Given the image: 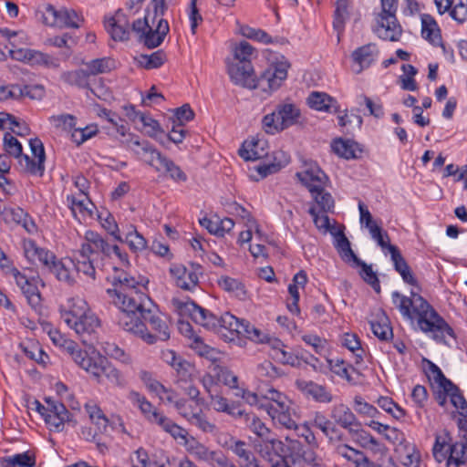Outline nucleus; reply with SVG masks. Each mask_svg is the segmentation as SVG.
Instances as JSON below:
<instances>
[{"mask_svg": "<svg viewBox=\"0 0 467 467\" xmlns=\"http://www.w3.org/2000/svg\"><path fill=\"white\" fill-rule=\"evenodd\" d=\"M169 31L170 26L168 21L163 18H159L156 27L152 28L150 26L147 31L138 38V41L142 43L147 48L153 49L162 44Z\"/></svg>", "mask_w": 467, "mask_h": 467, "instance_id": "4468645a", "label": "nucleus"}, {"mask_svg": "<svg viewBox=\"0 0 467 467\" xmlns=\"http://www.w3.org/2000/svg\"><path fill=\"white\" fill-rule=\"evenodd\" d=\"M24 352L29 358L36 360L38 364L46 366L49 357L43 351L37 344H32L30 347H25Z\"/></svg>", "mask_w": 467, "mask_h": 467, "instance_id": "338daca9", "label": "nucleus"}, {"mask_svg": "<svg viewBox=\"0 0 467 467\" xmlns=\"http://www.w3.org/2000/svg\"><path fill=\"white\" fill-rule=\"evenodd\" d=\"M242 34L247 38L257 40L264 44L273 43L272 37L265 31L261 29H254L246 26L242 28Z\"/></svg>", "mask_w": 467, "mask_h": 467, "instance_id": "69168bd1", "label": "nucleus"}, {"mask_svg": "<svg viewBox=\"0 0 467 467\" xmlns=\"http://www.w3.org/2000/svg\"><path fill=\"white\" fill-rule=\"evenodd\" d=\"M428 370L432 375L435 382L443 389L444 388L455 389V384L449 379H447L442 373L441 369L433 362L428 360Z\"/></svg>", "mask_w": 467, "mask_h": 467, "instance_id": "6e6d98bb", "label": "nucleus"}, {"mask_svg": "<svg viewBox=\"0 0 467 467\" xmlns=\"http://www.w3.org/2000/svg\"><path fill=\"white\" fill-rule=\"evenodd\" d=\"M288 62H279L265 69L260 77L254 75L251 62L234 61L228 64L227 72L231 80L238 86L249 89L262 88L275 90L287 78Z\"/></svg>", "mask_w": 467, "mask_h": 467, "instance_id": "7ed1b4c3", "label": "nucleus"}, {"mask_svg": "<svg viewBox=\"0 0 467 467\" xmlns=\"http://www.w3.org/2000/svg\"><path fill=\"white\" fill-rule=\"evenodd\" d=\"M130 249L135 253L143 251L147 247L146 239L137 231L134 225H130L124 240Z\"/></svg>", "mask_w": 467, "mask_h": 467, "instance_id": "79ce46f5", "label": "nucleus"}, {"mask_svg": "<svg viewBox=\"0 0 467 467\" xmlns=\"http://www.w3.org/2000/svg\"><path fill=\"white\" fill-rule=\"evenodd\" d=\"M105 28L114 41H128L130 36V26H122L109 20L104 21Z\"/></svg>", "mask_w": 467, "mask_h": 467, "instance_id": "a19ab883", "label": "nucleus"}, {"mask_svg": "<svg viewBox=\"0 0 467 467\" xmlns=\"http://www.w3.org/2000/svg\"><path fill=\"white\" fill-rule=\"evenodd\" d=\"M267 141L253 138L251 141H244L239 150V155L244 161H256L268 155Z\"/></svg>", "mask_w": 467, "mask_h": 467, "instance_id": "6ab92c4d", "label": "nucleus"}, {"mask_svg": "<svg viewBox=\"0 0 467 467\" xmlns=\"http://www.w3.org/2000/svg\"><path fill=\"white\" fill-rule=\"evenodd\" d=\"M343 346L355 353L356 364L362 362L364 350L361 348L360 341L356 334L346 333L344 335Z\"/></svg>", "mask_w": 467, "mask_h": 467, "instance_id": "8fccbe9b", "label": "nucleus"}, {"mask_svg": "<svg viewBox=\"0 0 467 467\" xmlns=\"http://www.w3.org/2000/svg\"><path fill=\"white\" fill-rule=\"evenodd\" d=\"M330 418L340 427L346 429L350 434H358L361 431V423L355 414L345 404L339 403L332 407Z\"/></svg>", "mask_w": 467, "mask_h": 467, "instance_id": "9b49d317", "label": "nucleus"}, {"mask_svg": "<svg viewBox=\"0 0 467 467\" xmlns=\"http://www.w3.org/2000/svg\"><path fill=\"white\" fill-rule=\"evenodd\" d=\"M296 388L306 397H311L319 403H329L333 400L332 394L323 385L312 380L298 379L296 380Z\"/></svg>", "mask_w": 467, "mask_h": 467, "instance_id": "dca6fc26", "label": "nucleus"}, {"mask_svg": "<svg viewBox=\"0 0 467 467\" xmlns=\"http://www.w3.org/2000/svg\"><path fill=\"white\" fill-rule=\"evenodd\" d=\"M10 273L15 278L16 285L20 287L23 294L26 296L28 304L34 309H36L40 306L41 302L40 292L37 286L17 268H11Z\"/></svg>", "mask_w": 467, "mask_h": 467, "instance_id": "ddd939ff", "label": "nucleus"}, {"mask_svg": "<svg viewBox=\"0 0 467 467\" xmlns=\"http://www.w3.org/2000/svg\"><path fill=\"white\" fill-rule=\"evenodd\" d=\"M29 146L32 155L36 158V161L31 159L28 155L24 154L22 161H19L21 171L32 174L42 176L45 171L46 153L43 142L38 138H34L29 140Z\"/></svg>", "mask_w": 467, "mask_h": 467, "instance_id": "1a4fd4ad", "label": "nucleus"}, {"mask_svg": "<svg viewBox=\"0 0 467 467\" xmlns=\"http://www.w3.org/2000/svg\"><path fill=\"white\" fill-rule=\"evenodd\" d=\"M49 337L55 345L63 348L70 355L74 362L79 365L88 350L80 349L76 342L65 338L59 331H50Z\"/></svg>", "mask_w": 467, "mask_h": 467, "instance_id": "aec40b11", "label": "nucleus"}, {"mask_svg": "<svg viewBox=\"0 0 467 467\" xmlns=\"http://www.w3.org/2000/svg\"><path fill=\"white\" fill-rule=\"evenodd\" d=\"M447 467H460L467 462V441L461 440L450 444L448 448Z\"/></svg>", "mask_w": 467, "mask_h": 467, "instance_id": "b1692460", "label": "nucleus"}, {"mask_svg": "<svg viewBox=\"0 0 467 467\" xmlns=\"http://www.w3.org/2000/svg\"><path fill=\"white\" fill-rule=\"evenodd\" d=\"M88 311L89 309L87 302L78 297L70 298L67 304L60 306L61 318L67 326L76 325V321Z\"/></svg>", "mask_w": 467, "mask_h": 467, "instance_id": "2eb2a0df", "label": "nucleus"}, {"mask_svg": "<svg viewBox=\"0 0 467 467\" xmlns=\"http://www.w3.org/2000/svg\"><path fill=\"white\" fill-rule=\"evenodd\" d=\"M187 420L203 432L213 433L216 431V426L208 420L201 410L198 412L192 411L191 415H188Z\"/></svg>", "mask_w": 467, "mask_h": 467, "instance_id": "c03bdc74", "label": "nucleus"}, {"mask_svg": "<svg viewBox=\"0 0 467 467\" xmlns=\"http://www.w3.org/2000/svg\"><path fill=\"white\" fill-rule=\"evenodd\" d=\"M337 453L352 462L354 466L357 465L365 455L361 451L351 448L346 444L338 445L337 447Z\"/></svg>", "mask_w": 467, "mask_h": 467, "instance_id": "bf43d9fd", "label": "nucleus"}, {"mask_svg": "<svg viewBox=\"0 0 467 467\" xmlns=\"http://www.w3.org/2000/svg\"><path fill=\"white\" fill-rule=\"evenodd\" d=\"M374 32L378 36L383 40L399 41L402 34V29L398 22L396 13H393V17L389 14H384L381 11L377 17V26Z\"/></svg>", "mask_w": 467, "mask_h": 467, "instance_id": "9d476101", "label": "nucleus"}, {"mask_svg": "<svg viewBox=\"0 0 467 467\" xmlns=\"http://www.w3.org/2000/svg\"><path fill=\"white\" fill-rule=\"evenodd\" d=\"M3 140L4 148L7 154L17 159L18 162L22 161V156H24L23 148L18 140L12 136L9 132H6L4 135Z\"/></svg>", "mask_w": 467, "mask_h": 467, "instance_id": "49530a36", "label": "nucleus"}, {"mask_svg": "<svg viewBox=\"0 0 467 467\" xmlns=\"http://www.w3.org/2000/svg\"><path fill=\"white\" fill-rule=\"evenodd\" d=\"M217 283L222 289L233 294L234 296L241 299L245 297L246 291L244 285L239 280L223 275L218 279Z\"/></svg>", "mask_w": 467, "mask_h": 467, "instance_id": "72a5a7b5", "label": "nucleus"}, {"mask_svg": "<svg viewBox=\"0 0 467 467\" xmlns=\"http://www.w3.org/2000/svg\"><path fill=\"white\" fill-rule=\"evenodd\" d=\"M161 171L167 174L171 180L177 182H184L187 181L186 173L171 159L164 156L160 163Z\"/></svg>", "mask_w": 467, "mask_h": 467, "instance_id": "c9c22d12", "label": "nucleus"}, {"mask_svg": "<svg viewBox=\"0 0 467 467\" xmlns=\"http://www.w3.org/2000/svg\"><path fill=\"white\" fill-rule=\"evenodd\" d=\"M48 271L54 274L57 280L65 282L68 285L74 284V278L71 276L68 267L60 260L57 259Z\"/></svg>", "mask_w": 467, "mask_h": 467, "instance_id": "5fc2aeb1", "label": "nucleus"}, {"mask_svg": "<svg viewBox=\"0 0 467 467\" xmlns=\"http://www.w3.org/2000/svg\"><path fill=\"white\" fill-rule=\"evenodd\" d=\"M213 371L219 382H222L230 388H236L238 377L235 376L228 368L217 365L213 368Z\"/></svg>", "mask_w": 467, "mask_h": 467, "instance_id": "864d4df0", "label": "nucleus"}, {"mask_svg": "<svg viewBox=\"0 0 467 467\" xmlns=\"http://www.w3.org/2000/svg\"><path fill=\"white\" fill-rule=\"evenodd\" d=\"M175 375V383L179 386L182 384H189L192 382L195 373V368L192 364L188 362L185 359H180L179 363L176 365L174 368Z\"/></svg>", "mask_w": 467, "mask_h": 467, "instance_id": "c756f323", "label": "nucleus"}, {"mask_svg": "<svg viewBox=\"0 0 467 467\" xmlns=\"http://www.w3.org/2000/svg\"><path fill=\"white\" fill-rule=\"evenodd\" d=\"M130 400L136 403L142 414L146 419L154 424L159 423V417H164L163 414L160 413L156 409L153 408L152 404L146 400L145 397L141 396L139 392L130 391L129 394Z\"/></svg>", "mask_w": 467, "mask_h": 467, "instance_id": "a878e982", "label": "nucleus"}, {"mask_svg": "<svg viewBox=\"0 0 467 467\" xmlns=\"http://www.w3.org/2000/svg\"><path fill=\"white\" fill-rule=\"evenodd\" d=\"M331 147L336 154L347 160L357 159L362 152L358 144L350 140L337 139L333 141Z\"/></svg>", "mask_w": 467, "mask_h": 467, "instance_id": "393cba45", "label": "nucleus"}, {"mask_svg": "<svg viewBox=\"0 0 467 467\" xmlns=\"http://www.w3.org/2000/svg\"><path fill=\"white\" fill-rule=\"evenodd\" d=\"M450 16L459 24L467 20V0H451Z\"/></svg>", "mask_w": 467, "mask_h": 467, "instance_id": "4d7b16f0", "label": "nucleus"}, {"mask_svg": "<svg viewBox=\"0 0 467 467\" xmlns=\"http://www.w3.org/2000/svg\"><path fill=\"white\" fill-rule=\"evenodd\" d=\"M350 0H336L333 26L337 30H342L345 22L349 17Z\"/></svg>", "mask_w": 467, "mask_h": 467, "instance_id": "4c0bfd02", "label": "nucleus"}, {"mask_svg": "<svg viewBox=\"0 0 467 467\" xmlns=\"http://www.w3.org/2000/svg\"><path fill=\"white\" fill-rule=\"evenodd\" d=\"M379 54L377 46L373 43L358 47L352 52V59L360 66L358 72L368 67L376 59Z\"/></svg>", "mask_w": 467, "mask_h": 467, "instance_id": "4be33fe9", "label": "nucleus"}, {"mask_svg": "<svg viewBox=\"0 0 467 467\" xmlns=\"http://www.w3.org/2000/svg\"><path fill=\"white\" fill-rule=\"evenodd\" d=\"M336 238L335 247L337 250L341 258L346 261H355L358 256L355 254L353 250L350 247V242L345 235L342 230L337 231V233H332Z\"/></svg>", "mask_w": 467, "mask_h": 467, "instance_id": "c85d7f7f", "label": "nucleus"}, {"mask_svg": "<svg viewBox=\"0 0 467 467\" xmlns=\"http://www.w3.org/2000/svg\"><path fill=\"white\" fill-rule=\"evenodd\" d=\"M260 455L266 459L271 464L270 467H290L285 460V442L275 439L273 434L264 441L255 443Z\"/></svg>", "mask_w": 467, "mask_h": 467, "instance_id": "6e6552de", "label": "nucleus"}, {"mask_svg": "<svg viewBox=\"0 0 467 467\" xmlns=\"http://www.w3.org/2000/svg\"><path fill=\"white\" fill-rule=\"evenodd\" d=\"M44 420L49 426L50 431H62L66 422L72 423V426L76 425V421L72 420L71 413L68 410L66 415L63 412H48Z\"/></svg>", "mask_w": 467, "mask_h": 467, "instance_id": "f704fd0d", "label": "nucleus"}, {"mask_svg": "<svg viewBox=\"0 0 467 467\" xmlns=\"http://www.w3.org/2000/svg\"><path fill=\"white\" fill-rule=\"evenodd\" d=\"M100 326L99 317L90 310L76 321V325L68 326L81 337L84 344H87L90 337Z\"/></svg>", "mask_w": 467, "mask_h": 467, "instance_id": "f3484780", "label": "nucleus"}, {"mask_svg": "<svg viewBox=\"0 0 467 467\" xmlns=\"http://www.w3.org/2000/svg\"><path fill=\"white\" fill-rule=\"evenodd\" d=\"M300 115V109L295 104H278L274 112L263 118V130L267 134L275 135L296 124L299 121Z\"/></svg>", "mask_w": 467, "mask_h": 467, "instance_id": "423d86ee", "label": "nucleus"}, {"mask_svg": "<svg viewBox=\"0 0 467 467\" xmlns=\"http://www.w3.org/2000/svg\"><path fill=\"white\" fill-rule=\"evenodd\" d=\"M221 324L219 327L218 332H222V329L228 330L231 334V337H229L230 340L234 339V334L238 327L239 320L237 317H235L234 315L226 312L223 315L220 317Z\"/></svg>", "mask_w": 467, "mask_h": 467, "instance_id": "e2e57ef3", "label": "nucleus"}, {"mask_svg": "<svg viewBox=\"0 0 467 467\" xmlns=\"http://www.w3.org/2000/svg\"><path fill=\"white\" fill-rule=\"evenodd\" d=\"M181 126H177L175 121H173V127L171 130V132L166 136L165 140L162 138H157L156 135L150 134V137H154L161 145L167 146V143L173 142V143H181L183 139L185 138L186 130L182 128H180Z\"/></svg>", "mask_w": 467, "mask_h": 467, "instance_id": "13d9d810", "label": "nucleus"}, {"mask_svg": "<svg viewBox=\"0 0 467 467\" xmlns=\"http://www.w3.org/2000/svg\"><path fill=\"white\" fill-rule=\"evenodd\" d=\"M167 60V55L162 50H157L150 55L141 54L138 57L139 64L145 69H153L161 67Z\"/></svg>", "mask_w": 467, "mask_h": 467, "instance_id": "e433bc0d", "label": "nucleus"}, {"mask_svg": "<svg viewBox=\"0 0 467 467\" xmlns=\"http://www.w3.org/2000/svg\"><path fill=\"white\" fill-rule=\"evenodd\" d=\"M164 158L157 149L153 146L145 153V155L141 156L139 160L144 161L147 165L152 167L156 171H161V168L160 167V163L161 162V159Z\"/></svg>", "mask_w": 467, "mask_h": 467, "instance_id": "0e129e2a", "label": "nucleus"}, {"mask_svg": "<svg viewBox=\"0 0 467 467\" xmlns=\"http://www.w3.org/2000/svg\"><path fill=\"white\" fill-rule=\"evenodd\" d=\"M268 414L272 419L286 429H296V420L291 417L289 408L285 404H279V408L271 405L268 409Z\"/></svg>", "mask_w": 467, "mask_h": 467, "instance_id": "cd10ccee", "label": "nucleus"}, {"mask_svg": "<svg viewBox=\"0 0 467 467\" xmlns=\"http://www.w3.org/2000/svg\"><path fill=\"white\" fill-rule=\"evenodd\" d=\"M421 36L433 46H441V30L435 19L430 15L421 16Z\"/></svg>", "mask_w": 467, "mask_h": 467, "instance_id": "5701e85b", "label": "nucleus"}, {"mask_svg": "<svg viewBox=\"0 0 467 467\" xmlns=\"http://www.w3.org/2000/svg\"><path fill=\"white\" fill-rule=\"evenodd\" d=\"M357 266L361 267L360 275L363 280L368 283L377 292H380L379 280L377 274L372 270L371 265H367L358 257L354 261Z\"/></svg>", "mask_w": 467, "mask_h": 467, "instance_id": "ea45409f", "label": "nucleus"}, {"mask_svg": "<svg viewBox=\"0 0 467 467\" xmlns=\"http://www.w3.org/2000/svg\"><path fill=\"white\" fill-rule=\"evenodd\" d=\"M296 176L308 189L310 193L322 190L328 182V177L316 164H310L304 171L296 172Z\"/></svg>", "mask_w": 467, "mask_h": 467, "instance_id": "f8f14e48", "label": "nucleus"}, {"mask_svg": "<svg viewBox=\"0 0 467 467\" xmlns=\"http://www.w3.org/2000/svg\"><path fill=\"white\" fill-rule=\"evenodd\" d=\"M170 273L171 276L175 279L176 285L182 290L185 291H193V285H191V281L184 280V277L187 275L189 271L183 265H172L170 267Z\"/></svg>", "mask_w": 467, "mask_h": 467, "instance_id": "37998d69", "label": "nucleus"}, {"mask_svg": "<svg viewBox=\"0 0 467 467\" xmlns=\"http://www.w3.org/2000/svg\"><path fill=\"white\" fill-rule=\"evenodd\" d=\"M158 419V425L161 427L164 431L170 433L174 439H186L187 431L185 429L177 425L166 416L159 417Z\"/></svg>", "mask_w": 467, "mask_h": 467, "instance_id": "de8ad7c7", "label": "nucleus"}, {"mask_svg": "<svg viewBox=\"0 0 467 467\" xmlns=\"http://www.w3.org/2000/svg\"><path fill=\"white\" fill-rule=\"evenodd\" d=\"M254 48L246 41H242L239 46L234 48V61L251 62L250 58Z\"/></svg>", "mask_w": 467, "mask_h": 467, "instance_id": "774afa93", "label": "nucleus"}, {"mask_svg": "<svg viewBox=\"0 0 467 467\" xmlns=\"http://www.w3.org/2000/svg\"><path fill=\"white\" fill-rule=\"evenodd\" d=\"M247 429L261 440L260 442L264 441L265 439L270 438V436L273 434L271 430L267 428L256 415L252 417V422H250V425Z\"/></svg>", "mask_w": 467, "mask_h": 467, "instance_id": "052dcab7", "label": "nucleus"}, {"mask_svg": "<svg viewBox=\"0 0 467 467\" xmlns=\"http://www.w3.org/2000/svg\"><path fill=\"white\" fill-rule=\"evenodd\" d=\"M371 238L381 247L382 250L388 249L389 251L390 246H394L390 244V238L387 231H385L381 225H373L368 229Z\"/></svg>", "mask_w": 467, "mask_h": 467, "instance_id": "3c124183", "label": "nucleus"}, {"mask_svg": "<svg viewBox=\"0 0 467 467\" xmlns=\"http://www.w3.org/2000/svg\"><path fill=\"white\" fill-rule=\"evenodd\" d=\"M334 102L333 98L323 92L313 91L307 98L308 106L319 111H330Z\"/></svg>", "mask_w": 467, "mask_h": 467, "instance_id": "473e14b6", "label": "nucleus"}, {"mask_svg": "<svg viewBox=\"0 0 467 467\" xmlns=\"http://www.w3.org/2000/svg\"><path fill=\"white\" fill-rule=\"evenodd\" d=\"M392 302L406 319L413 321L417 318L418 326L421 331L431 333L432 337L447 344L446 336L456 338L453 329L436 312V310L420 295L411 291L410 297L395 291L391 295Z\"/></svg>", "mask_w": 467, "mask_h": 467, "instance_id": "f03ea898", "label": "nucleus"}, {"mask_svg": "<svg viewBox=\"0 0 467 467\" xmlns=\"http://www.w3.org/2000/svg\"><path fill=\"white\" fill-rule=\"evenodd\" d=\"M114 272L112 285L115 288L108 289L107 293L120 311L119 326L148 344H154L157 339L168 340L169 327L158 315L151 299L137 290L140 283L118 267H114Z\"/></svg>", "mask_w": 467, "mask_h": 467, "instance_id": "f257e3e1", "label": "nucleus"}, {"mask_svg": "<svg viewBox=\"0 0 467 467\" xmlns=\"http://www.w3.org/2000/svg\"><path fill=\"white\" fill-rule=\"evenodd\" d=\"M89 350L84 355L78 366L91 374L99 383L107 380L114 386H122L124 380L120 372L94 348H89Z\"/></svg>", "mask_w": 467, "mask_h": 467, "instance_id": "39448f33", "label": "nucleus"}, {"mask_svg": "<svg viewBox=\"0 0 467 467\" xmlns=\"http://www.w3.org/2000/svg\"><path fill=\"white\" fill-rule=\"evenodd\" d=\"M25 254L32 263L39 262L48 271L57 257L54 253L45 248L39 247L34 241H28L25 244Z\"/></svg>", "mask_w": 467, "mask_h": 467, "instance_id": "a211bd4d", "label": "nucleus"}, {"mask_svg": "<svg viewBox=\"0 0 467 467\" xmlns=\"http://www.w3.org/2000/svg\"><path fill=\"white\" fill-rule=\"evenodd\" d=\"M370 327L373 334L380 340H388L393 336L392 327L386 316L381 317L379 320L370 321Z\"/></svg>", "mask_w": 467, "mask_h": 467, "instance_id": "58836bf2", "label": "nucleus"}, {"mask_svg": "<svg viewBox=\"0 0 467 467\" xmlns=\"http://www.w3.org/2000/svg\"><path fill=\"white\" fill-rule=\"evenodd\" d=\"M111 250L112 245L100 234L93 231H87L85 243L81 244V248L75 254V260L72 263L78 273H83L95 279V264L99 255L102 254L104 257H109Z\"/></svg>", "mask_w": 467, "mask_h": 467, "instance_id": "20e7f679", "label": "nucleus"}, {"mask_svg": "<svg viewBox=\"0 0 467 467\" xmlns=\"http://www.w3.org/2000/svg\"><path fill=\"white\" fill-rule=\"evenodd\" d=\"M285 447L287 449V451H285V460L288 462V465H290V462H295L297 458L304 454V447L297 440L286 438Z\"/></svg>", "mask_w": 467, "mask_h": 467, "instance_id": "09e8293b", "label": "nucleus"}, {"mask_svg": "<svg viewBox=\"0 0 467 467\" xmlns=\"http://www.w3.org/2000/svg\"><path fill=\"white\" fill-rule=\"evenodd\" d=\"M84 64L89 77L108 73L115 68V61L110 57L96 58Z\"/></svg>", "mask_w": 467, "mask_h": 467, "instance_id": "7c9ffc66", "label": "nucleus"}, {"mask_svg": "<svg viewBox=\"0 0 467 467\" xmlns=\"http://www.w3.org/2000/svg\"><path fill=\"white\" fill-rule=\"evenodd\" d=\"M290 162V156L283 151L277 150L273 153V161L257 166L256 171L265 178L270 174L279 171Z\"/></svg>", "mask_w": 467, "mask_h": 467, "instance_id": "412c9836", "label": "nucleus"}, {"mask_svg": "<svg viewBox=\"0 0 467 467\" xmlns=\"http://www.w3.org/2000/svg\"><path fill=\"white\" fill-rule=\"evenodd\" d=\"M311 195L317 204L319 206L321 212L324 213L334 212L335 201L332 195L326 192L324 188L315 192L314 193H311Z\"/></svg>", "mask_w": 467, "mask_h": 467, "instance_id": "a18cd8bd", "label": "nucleus"}, {"mask_svg": "<svg viewBox=\"0 0 467 467\" xmlns=\"http://www.w3.org/2000/svg\"><path fill=\"white\" fill-rule=\"evenodd\" d=\"M445 391L449 392L452 405L458 410L460 416H467V401L464 399L458 386L455 389L444 388Z\"/></svg>", "mask_w": 467, "mask_h": 467, "instance_id": "603ef678", "label": "nucleus"}, {"mask_svg": "<svg viewBox=\"0 0 467 467\" xmlns=\"http://www.w3.org/2000/svg\"><path fill=\"white\" fill-rule=\"evenodd\" d=\"M88 89L95 97L103 101H109L112 97V92L106 87L101 79L95 80L93 83L89 82Z\"/></svg>", "mask_w": 467, "mask_h": 467, "instance_id": "680f3d73", "label": "nucleus"}, {"mask_svg": "<svg viewBox=\"0 0 467 467\" xmlns=\"http://www.w3.org/2000/svg\"><path fill=\"white\" fill-rule=\"evenodd\" d=\"M60 79L64 83L78 88L87 89L89 88L88 72L83 68L64 71L60 75Z\"/></svg>", "mask_w": 467, "mask_h": 467, "instance_id": "bb28decb", "label": "nucleus"}, {"mask_svg": "<svg viewBox=\"0 0 467 467\" xmlns=\"http://www.w3.org/2000/svg\"><path fill=\"white\" fill-rule=\"evenodd\" d=\"M171 304L181 317H189L193 322L208 330L217 331L219 329L221 324L220 317L198 306L195 302H183L178 298H172Z\"/></svg>", "mask_w": 467, "mask_h": 467, "instance_id": "0eeeda50", "label": "nucleus"}, {"mask_svg": "<svg viewBox=\"0 0 467 467\" xmlns=\"http://www.w3.org/2000/svg\"><path fill=\"white\" fill-rule=\"evenodd\" d=\"M2 464L5 467H34L36 465V457L28 451L17 453L3 458Z\"/></svg>", "mask_w": 467, "mask_h": 467, "instance_id": "2f4dec72", "label": "nucleus"}]
</instances>
